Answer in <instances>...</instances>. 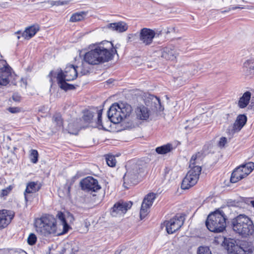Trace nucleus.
I'll list each match as a JSON object with an SVG mask.
<instances>
[{"mask_svg":"<svg viewBox=\"0 0 254 254\" xmlns=\"http://www.w3.org/2000/svg\"><path fill=\"white\" fill-rule=\"evenodd\" d=\"M93 117V113L90 111H86L84 113L83 120L87 123H89Z\"/></svg>","mask_w":254,"mask_h":254,"instance_id":"nucleus-37","label":"nucleus"},{"mask_svg":"<svg viewBox=\"0 0 254 254\" xmlns=\"http://www.w3.org/2000/svg\"><path fill=\"white\" fill-rule=\"evenodd\" d=\"M226 220L224 212L217 210L207 216L205 225L207 229L211 232H221L225 229Z\"/></svg>","mask_w":254,"mask_h":254,"instance_id":"nucleus-5","label":"nucleus"},{"mask_svg":"<svg viewBox=\"0 0 254 254\" xmlns=\"http://www.w3.org/2000/svg\"><path fill=\"white\" fill-rule=\"evenodd\" d=\"M69 190H70V187H68V192H69Z\"/></svg>","mask_w":254,"mask_h":254,"instance_id":"nucleus-52","label":"nucleus"},{"mask_svg":"<svg viewBox=\"0 0 254 254\" xmlns=\"http://www.w3.org/2000/svg\"><path fill=\"white\" fill-rule=\"evenodd\" d=\"M247 121V117L244 114L239 115L234 123L233 126L229 127L227 132L230 135H233L235 133L239 132L245 125Z\"/></svg>","mask_w":254,"mask_h":254,"instance_id":"nucleus-14","label":"nucleus"},{"mask_svg":"<svg viewBox=\"0 0 254 254\" xmlns=\"http://www.w3.org/2000/svg\"><path fill=\"white\" fill-rule=\"evenodd\" d=\"M57 217L59 220V224H57V221L53 215H46L40 219L39 227L37 231H40L45 236L48 234H57L61 235L66 233L70 227L68 224L65 215L62 212H58Z\"/></svg>","mask_w":254,"mask_h":254,"instance_id":"nucleus-1","label":"nucleus"},{"mask_svg":"<svg viewBox=\"0 0 254 254\" xmlns=\"http://www.w3.org/2000/svg\"><path fill=\"white\" fill-rule=\"evenodd\" d=\"M119 253L116 252L115 254H119Z\"/></svg>","mask_w":254,"mask_h":254,"instance_id":"nucleus-55","label":"nucleus"},{"mask_svg":"<svg viewBox=\"0 0 254 254\" xmlns=\"http://www.w3.org/2000/svg\"><path fill=\"white\" fill-rule=\"evenodd\" d=\"M69 216H70L71 218H72V215H69Z\"/></svg>","mask_w":254,"mask_h":254,"instance_id":"nucleus-56","label":"nucleus"},{"mask_svg":"<svg viewBox=\"0 0 254 254\" xmlns=\"http://www.w3.org/2000/svg\"><path fill=\"white\" fill-rule=\"evenodd\" d=\"M119 110L123 119H124L127 118V117L129 116L132 111V108L129 105L121 104L120 105Z\"/></svg>","mask_w":254,"mask_h":254,"instance_id":"nucleus-28","label":"nucleus"},{"mask_svg":"<svg viewBox=\"0 0 254 254\" xmlns=\"http://www.w3.org/2000/svg\"><path fill=\"white\" fill-rule=\"evenodd\" d=\"M155 198V194L154 193H148L144 198L140 211V217L143 219L148 214V209L152 205Z\"/></svg>","mask_w":254,"mask_h":254,"instance_id":"nucleus-15","label":"nucleus"},{"mask_svg":"<svg viewBox=\"0 0 254 254\" xmlns=\"http://www.w3.org/2000/svg\"><path fill=\"white\" fill-rule=\"evenodd\" d=\"M11 189L10 188H7L5 189H3L1 190V195L2 196H4L7 195V194L9 193Z\"/></svg>","mask_w":254,"mask_h":254,"instance_id":"nucleus-42","label":"nucleus"},{"mask_svg":"<svg viewBox=\"0 0 254 254\" xmlns=\"http://www.w3.org/2000/svg\"><path fill=\"white\" fill-rule=\"evenodd\" d=\"M145 166V163L142 161L128 162L126 166L127 167V171L123 177L124 184H137L139 182V176L144 171Z\"/></svg>","mask_w":254,"mask_h":254,"instance_id":"nucleus-4","label":"nucleus"},{"mask_svg":"<svg viewBox=\"0 0 254 254\" xmlns=\"http://www.w3.org/2000/svg\"><path fill=\"white\" fill-rule=\"evenodd\" d=\"M79 67L81 69L80 73L82 75H85L89 72V68L85 67L84 63H82L81 66L76 67L72 64H69L65 67L64 72L61 70L60 72L57 74L55 71H51L48 75L50 81L52 84L54 82L53 78L57 77V76L60 74H62L64 76L63 79H66L68 81L73 80L77 76V68Z\"/></svg>","mask_w":254,"mask_h":254,"instance_id":"nucleus-6","label":"nucleus"},{"mask_svg":"<svg viewBox=\"0 0 254 254\" xmlns=\"http://www.w3.org/2000/svg\"><path fill=\"white\" fill-rule=\"evenodd\" d=\"M243 69L247 74H251L254 73V61L249 60L244 63Z\"/></svg>","mask_w":254,"mask_h":254,"instance_id":"nucleus-29","label":"nucleus"},{"mask_svg":"<svg viewBox=\"0 0 254 254\" xmlns=\"http://www.w3.org/2000/svg\"><path fill=\"white\" fill-rule=\"evenodd\" d=\"M137 117L141 120H146L149 117V112L147 108L144 106L139 107L136 109Z\"/></svg>","mask_w":254,"mask_h":254,"instance_id":"nucleus-26","label":"nucleus"},{"mask_svg":"<svg viewBox=\"0 0 254 254\" xmlns=\"http://www.w3.org/2000/svg\"><path fill=\"white\" fill-rule=\"evenodd\" d=\"M107 28L111 29L113 31L122 33L127 30L128 26L125 22L120 21L109 24L107 25Z\"/></svg>","mask_w":254,"mask_h":254,"instance_id":"nucleus-21","label":"nucleus"},{"mask_svg":"<svg viewBox=\"0 0 254 254\" xmlns=\"http://www.w3.org/2000/svg\"><path fill=\"white\" fill-rule=\"evenodd\" d=\"M8 110L11 113H16L19 111V109L17 107H10Z\"/></svg>","mask_w":254,"mask_h":254,"instance_id":"nucleus-44","label":"nucleus"},{"mask_svg":"<svg viewBox=\"0 0 254 254\" xmlns=\"http://www.w3.org/2000/svg\"><path fill=\"white\" fill-rule=\"evenodd\" d=\"M12 69L4 60H0V87L7 85L10 82Z\"/></svg>","mask_w":254,"mask_h":254,"instance_id":"nucleus-10","label":"nucleus"},{"mask_svg":"<svg viewBox=\"0 0 254 254\" xmlns=\"http://www.w3.org/2000/svg\"><path fill=\"white\" fill-rule=\"evenodd\" d=\"M81 121L80 119H77L75 122L69 123L68 125V132L72 134H77L79 130L81 128L80 124Z\"/></svg>","mask_w":254,"mask_h":254,"instance_id":"nucleus-25","label":"nucleus"},{"mask_svg":"<svg viewBox=\"0 0 254 254\" xmlns=\"http://www.w3.org/2000/svg\"><path fill=\"white\" fill-rule=\"evenodd\" d=\"M176 52L173 46H169L163 48L161 57L167 60H174L176 57Z\"/></svg>","mask_w":254,"mask_h":254,"instance_id":"nucleus-20","label":"nucleus"},{"mask_svg":"<svg viewBox=\"0 0 254 254\" xmlns=\"http://www.w3.org/2000/svg\"><path fill=\"white\" fill-rule=\"evenodd\" d=\"M119 109L120 105L115 103L110 107L108 111V118L114 124L119 123L124 120Z\"/></svg>","mask_w":254,"mask_h":254,"instance_id":"nucleus-13","label":"nucleus"},{"mask_svg":"<svg viewBox=\"0 0 254 254\" xmlns=\"http://www.w3.org/2000/svg\"><path fill=\"white\" fill-rule=\"evenodd\" d=\"M14 217V213L10 210L0 211V230L6 227Z\"/></svg>","mask_w":254,"mask_h":254,"instance_id":"nucleus-17","label":"nucleus"},{"mask_svg":"<svg viewBox=\"0 0 254 254\" xmlns=\"http://www.w3.org/2000/svg\"><path fill=\"white\" fill-rule=\"evenodd\" d=\"M244 175L246 177L250 174L254 169V163L253 162H249L246 164L240 166Z\"/></svg>","mask_w":254,"mask_h":254,"instance_id":"nucleus-32","label":"nucleus"},{"mask_svg":"<svg viewBox=\"0 0 254 254\" xmlns=\"http://www.w3.org/2000/svg\"><path fill=\"white\" fill-rule=\"evenodd\" d=\"M39 26L37 24L27 27L21 34V37L24 39H30L33 37L39 30Z\"/></svg>","mask_w":254,"mask_h":254,"instance_id":"nucleus-19","label":"nucleus"},{"mask_svg":"<svg viewBox=\"0 0 254 254\" xmlns=\"http://www.w3.org/2000/svg\"><path fill=\"white\" fill-rule=\"evenodd\" d=\"M67 2L66 1H53L52 3V4L53 5H64V4H67Z\"/></svg>","mask_w":254,"mask_h":254,"instance_id":"nucleus-45","label":"nucleus"},{"mask_svg":"<svg viewBox=\"0 0 254 254\" xmlns=\"http://www.w3.org/2000/svg\"><path fill=\"white\" fill-rule=\"evenodd\" d=\"M251 97V93L250 92L247 91L245 92L238 102L239 108L243 109L246 107L250 102Z\"/></svg>","mask_w":254,"mask_h":254,"instance_id":"nucleus-27","label":"nucleus"},{"mask_svg":"<svg viewBox=\"0 0 254 254\" xmlns=\"http://www.w3.org/2000/svg\"><path fill=\"white\" fill-rule=\"evenodd\" d=\"M87 13L84 11H81L73 14L70 18V21L75 22L82 20L86 15Z\"/></svg>","mask_w":254,"mask_h":254,"instance_id":"nucleus-31","label":"nucleus"},{"mask_svg":"<svg viewBox=\"0 0 254 254\" xmlns=\"http://www.w3.org/2000/svg\"><path fill=\"white\" fill-rule=\"evenodd\" d=\"M80 185L82 190L87 192H96L101 188L98 181L92 177H87L82 179Z\"/></svg>","mask_w":254,"mask_h":254,"instance_id":"nucleus-11","label":"nucleus"},{"mask_svg":"<svg viewBox=\"0 0 254 254\" xmlns=\"http://www.w3.org/2000/svg\"><path fill=\"white\" fill-rule=\"evenodd\" d=\"M225 116H226L227 119L228 120V118L229 117L230 114H227L225 115Z\"/></svg>","mask_w":254,"mask_h":254,"instance_id":"nucleus-49","label":"nucleus"},{"mask_svg":"<svg viewBox=\"0 0 254 254\" xmlns=\"http://www.w3.org/2000/svg\"><path fill=\"white\" fill-rule=\"evenodd\" d=\"M184 221L185 218L182 214H177L169 220L166 221L164 224L167 233L171 234L179 230L183 225Z\"/></svg>","mask_w":254,"mask_h":254,"instance_id":"nucleus-8","label":"nucleus"},{"mask_svg":"<svg viewBox=\"0 0 254 254\" xmlns=\"http://www.w3.org/2000/svg\"><path fill=\"white\" fill-rule=\"evenodd\" d=\"M173 146L171 144L167 143L156 147L155 151L159 154H165L171 152L173 150Z\"/></svg>","mask_w":254,"mask_h":254,"instance_id":"nucleus-30","label":"nucleus"},{"mask_svg":"<svg viewBox=\"0 0 254 254\" xmlns=\"http://www.w3.org/2000/svg\"><path fill=\"white\" fill-rule=\"evenodd\" d=\"M250 204L252 205V206L254 208V200H250Z\"/></svg>","mask_w":254,"mask_h":254,"instance_id":"nucleus-47","label":"nucleus"},{"mask_svg":"<svg viewBox=\"0 0 254 254\" xmlns=\"http://www.w3.org/2000/svg\"><path fill=\"white\" fill-rule=\"evenodd\" d=\"M106 160L107 164L109 166L114 167L116 166V161L114 156L108 155L106 157Z\"/></svg>","mask_w":254,"mask_h":254,"instance_id":"nucleus-33","label":"nucleus"},{"mask_svg":"<svg viewBox=\"0 0 254 254\" xmlns=\"http://www.w3.org/2000/svg\"><path fill=\"white\" fill-rule=\"evenodd\" d=\"M245 177L243 170H242V167L239 166L236 168L232 172L230 181L232 183H235Z\"/></svg>","mask_w":254,"mask_h":254,"instance_id":"nucleus-24","label":"nucleus"},{"mask_svg":"<svg viewBox=\"0 0 254 254\" xmlns=\"http://www.w3.org/2000/svg\"><path fill=\"white\" fill-rule=\"evenodd\" d=\"M231 225L234 231L243 237L252 235L254 233L253 221L244 214H240L233 219Z\"/></svg>","mask_w":254,"mask_h":254,"instance_id":"nucleus-3","label":"nucleus"},{"mask_svg":"<svg viewBox=\"0 0 254 254\" xmlns=\"http://www.w3.org/2000/svg\"><path fill=\"white\" fill-rule=\"evenodd\" d=\"M188 71V72H189L190 74H194V71H191V70H190V69H189Z\"/></svg>","mask_w":254,"mask_h":254,"instance_id":"nucleus-48","label":"nucleus"},{"mask_svg":"<svg viewBox=\"0 0 254 254\" xmlns=\"http://www.w3.org/2000/svg\"><path fill=\"white\" fill-rule=\"evenodd\" d=\"M37 241V237L33 233H31L28 238H27V243L30 245H34Z\"/></svg>","mask_w":254,"mask_h":254,"instance_id":"nucleus-38","label":"nucleus"},{"mask_svg":"<svg viewBox=\"0 0 254 254\" xmlns=\"http://www.w3.org/2000/svg\"><path fill=\"white\" fill-rule=\"evenodd\" d=\"M20 33V31H17L16 33V34H19Z\"/></svg>","mask_w":254,"mask_h":254,"instance_id":"nucleus-50","label":"nucleus"},{"mask_svg":"<svg viewBox=\"0 0 254 254\" xmlns=\"http://www.w3.org/2000/svg\"><path fill=\"white\" fill-rule=\"evenodd\" d=\"M132 205L131 201L118 202L115 203L112 207L111 214L113 217H117L125 214L127 211L130 209Z\"/></svg>","mask_w":254,"mask_h":254,"instance_id":"nucleus-12","label":"nucleus"},{"mask_svg":"<svg viewBox=\"0 0 254 254\" xmlns=\"http://www.w3.org/2000/svg\"><path fill=\"white\" fill-rule=\"evenodd\" d=\"M32 194L33 193H27V194L29 195V199L27 201H26L25 199L26 205H27L29 202H31L32 201L33 197H32Z\"/></svg>","mask_w":254,"mask_h":254,"instance_id":"nucleus-46","label":"nucleus"},{"mask_svg":"<svg viewBox=\"0 0 254 254\" xmlns=\"http://www.w3.org/2000/svg\"><path fill=\"white\" fill-rule=\"evenodd\" d=\"M41 183L38 182H31L27 184L26 189L24 192V199L27 201L29 199V195L27 193H34L41 188Z\"/></svg>","mask_w":254,"mask_h":254,"instance_id":"nucleus-18","label":"nucleus"},{"mask_svg":"<svg viewBox=\"0 0 254 254\" xmlns=\"http://www.w3.org/2000/svg\"><path fill=\"white\" fill-rule=\"evenodd\" d=\"M236 243V241L233 239H224V247L229 254H252V250H245Z\"/></svg>","mask_w":254,"mask_h":254,"instance_id":"nucleus-9","label":"nucleus"},{"mask_svg":"<svg viewBox=\"0 0 254 254\" xmlns=\"http://www.w3.org/2000/svg\"><path fill=\"white\" fill-rule=\"evenodd\" d=\"M20 36H17V39H20Z\"/></svg>","mask_w":254,"mask_h":254,"instance_id":"nucleus-53","label":"nucleus"},{"mask_svg":"<svg viewBox=\"0 0 254 254\" xmlns=\"http://www.w3.org/2000/svg\"><path fill=\"white\" fill-rule=\"evenodd\" d=\"M105 44H105L101 43L86 53L84 56V61L89 64L97 65L112 60L117 50L113 48L112 42L107 41Z\"/></svg>","mask_w":254,"mask_h":254,"instance_id":"nucleus-2","label":"nucleus"},{"mask_svg":"<svg viewBox=\"0 0 254 254\" xmlns=\"http://www.w3.org/2000/svg\"><path fill=\"white\" fill-rule=\"evenodd\" d=\"M145 104L147 106H150L155 109L161 110V105L160 99L153 95H149L148 99H146Z\"/></svg>","mask_w":254,"mask_h":254,"instance_id":"nucleus-22","label":"nucleus"},{"mask_svg":"<svg viewBox=\"0 0 254 254\" xmlns=\"http://www.w3.org/2000/svg\"><path fill=\"white\" fill-rule=\"evenodd\" d=\"M64 76L60 74L59 75L57 76V79L58 81V83L59 84V87L65 91H67L69 90H73L75 88V87L74 85L71 84H69L66 82V79H63Z\"/></svg>","mask_w":254,"mask_h":254,"instance_id":"nucleus-23","label":"nucleus"},{"mask_svg":"<svg viewBox=\"0 0 254 254\" xmlns=\"http://www.w3.org/2000/svg\"><path fill=\"white\" fill-rule=\"evenodd\" d=\"M12 99L16 102H19L20 100V96L16 93L13 94V95L12 96Z\"/></svg>","mask_w":254,"mask_h":254,"instance_id":"nucleus-43","label":"nucleus"},{"mask_svg":"<svg viewBox=\"0 0 254 254\" xmlns=\"http://www.w3.org/2000/svg\"><path fill=\"white\" fill-rule=\"evenodd\" d=\"M102 110H100L98 111V119H97V125L98 127L100 128H103V126L102 125Z\"/></svg>","mask_w":254,"mask_h":254,"instance_id":"nucleus-39","label":"nucleus"},{"mask_svg":"<svg viewBox=\"0 0 254 254\" xmlns=\"http://www.w3.org/2000/svg\"><path fill=\"white\" fill-rule=\"evenodd\" d=\"M227 142V139L225 137H222L220 138V140L219 141V146L220 147H224L225 144Z\"/></svg>","mask_w":254,"mask_h":254,"instance_id":"nucleus-41","label":"nucleus"},{"mask_svg":"<svg viewBox=\"0 0 254 254\" xmlns=\"http://www.w3.org/2000/svg\"><path fill=\"white\" fill-rule=\"evenodd\" d=\"M196 155H193L190 160V170L188 172L185 178L183 180L181 188L183 190H187L195 185L197 182L201 168L199 166H195Z\"/></svg>","mask_w":254,"mask_h":254,"instance_id":"nucleus-7","label":"nucleus"},{"mask_svg":"<svg viewBox=\"0 0 254 254\" xmlns=\"http://www.w3.org/2000/svg\"><path fill=\"white\" fill-rule=\"evenodd\" d=\"M190 67H191V69H192V66L191 65V66H190V68H189V69H189H189L190 70Z\"/></svg>","mask_w":254,"mask_h":254,"instance_id":"nucleus-51","label":"nucleus"},{"mask_svg":"<svg viewBox=\"0 0 254 254\" xmlns=\"http://www.w3.org/2000/svg\"><path fill=\"white\" fill-rule=\"evenodd\" d=\"M30 158L31 162L36 163L38 162V153L36 150L32 149L31 150Z\"/></svg>","mask_w":254,"mask_h":254,"instance_id":"nucleus-35","label":"nucleus"},{"mask_svg":"<svg viewBox=\"0 0 254 254\" xmlns=\"http://www.w3.org/2000/svg\"><path fill=\"white\" fill-rule=\"evenodd\" d=\"M53 121L57 124V125L61 127L63 126V119L62 118V116L59 113H56L55 114L53 117Z\"/></svg>","mask_w":254,"mask_h":254,"instance_id":"nucleus-34","label":"nucleus"},{"mask_svg":"<svg viewBox=\"0 0 254 254\" xmlns=\"http://www.w3.org/2000/svg\"><path fill=\"white\" fill-rule=\"evenodd\" d=\"M197 254H212L209 248L207 247L200 246L197 250Z\"/></svg>","mask_w":254,"mask_h":254,"instance_id":"nucleus-36","label":"nucleus"},{"mask_svg":"<svg viewBox=\"0 0 254 254\" xmlns=\"http://www.w3.org/2000/svg\"><path fill=\"white\" fill-rule=\"evenodd\" d=\"M138 36L137 33L129 34L127 37V42L135 41L137 38Z\"/></svg>","mask_w":254,"mask_h":254,"instance_id":"nucleus-40","label":"nucleus"},{"mask_svg":"<svg viewBox=\"0 0 254 254\" xmlns=\"http://www.w3.org/2000/svg\"><path fill=\"white\" fill-rule=\"evenodd\" d=\"M115 47H117V45H115ZM113 48H115L116 50L117 47H113Z\"/></svg>","mask_w":254,"mask_h":254,"instance_id":"nucleus-54","label":"nucleus"},{"mask_svg":"<svg viewBox=\"0 0 254 254\" xmlns=\"http://www.w3.org/2000/svg\"><path fill=\"white\" fill-rule=\"evenodd\" d=\"M155 35V32L153 30L144 28L140 31L139 40L145 45H149L152 43Z\"/></svg>","mask_w":254,"mask_h":254,"instance_id":"nucleus-16","label":"nucleus"}]
</instances>
